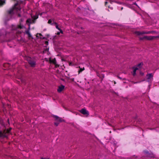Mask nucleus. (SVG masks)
Listing matches in <instances>:
<instances>
[{"label":"nucleus","mask_w":159,"mask_h":159,"mask_svg":"<svg viewBox=\"0 0 159 159\" xmlns=\"http://www.w3.org/2000/svg\"><path fill=\"white\" fill-rule=\"evenodd\" d=\"M138 69V68L137 67L134 68V70L133 71V75L134 76L136 75V70Z\"/></svg>","instance_id":"f8f14e48"},{"label":"nucleus","mask_w":159,"mask_h":159,"mask_svg":"<svg viewBox=\"0 0 159 159\" xmlns=\"http://www.w3.org/2000/svg\"><path fill=\"white\" fill-rule=\"evenodd\" d=\"M71 63H70V65Z\"/></svg>","instance_id":"ea45409f"},{"label":"nucleus","mask_w":159,"mask_h":159,"mask_svg":"<svg viewBox=\"0 0 159 159\" xmlns=\"http://www.w3.org/2000/svg\"><path fill=\"white\" fill-rule=\"evenodd\" d=\"M80 112L82 114L84 115H89L88 111L84 108L82 109L80 111Z\"/></svg>","instance_id":"423d86ee"},{"label":"nucleus","mask_w":159,"mask_h":159,"mask_svg":"<svg viewBox=\"0 0 159 159\" xmlns=\"http://www.w3.org/2000/svg\"><path fill=\"white\" fill-rule=\"evenodd\" d=\"M18 1H17V3L15 4L14 6L11 8L7 11L8 14L12 16L16 12L20 11L21 8L18 4Z\"/></svg>","instance_id":"f257e3e1"},{"label":"nucleus","mask_w":159,"mask_h":159,"mask_svg":"<svg viewBox=\"0 0 159 159\" xmlns=\"http://www.w3.org/2000/svg\"><path fill=\"white\" fill-rule=\"evenodd\" d=\"M118 78H119V79H121V78H120V77H119V76H118Z\"/></svg>","instance_id":"72a5a7b5"},{"label":"nucleus","mask_w":159,"mask_h":159,"mask_svg":"<svg viewBox=\"0 0 159 159\" xmlns=\"http://www.w3.org/2000/svg\"><path fill=\"white\" fill-rule=\"evenodd\" d=\"M84 68H80V70L78 71L79 73H80L83 70H84Z\"/></svg>","instance_id":"412c9836"},{"label":"nucleus","mask_w":159,"mask_h":159,"mask_svg":"<svg viewBox=\"0 0 159 159\" xmlns=\"http://www.w3.org/2000/svg\"><path fill=\"white\" fill-rule=\"evenodd\" d=\"M104 75H102V78H104Z\"/></svg>","instance_id":"f704fd0d"},{"label":"nucleus","mask_w":159,"mask_h":159,"mask_svg":"<svg viewBox=\"0 0 159 159\" xmlns=\"http://www.w3.org/2000/svg\"><path fill=\"white\" fill-rule=\"evenodd\" d=\"M17 28L18 29H22L23 28V26H22L20 25H18L17 26Z\"/></svg>","instance_id":"6ab92c4d"},{"label":"nucleus","mask_w":159,"mask_h":159,"mask_svg":"<svg viewBox=\"0 0 159 159\" xmlns=\"http://www.w3.org/2000/svg\"><path fill=\"white\" fill-rule=\"evenodd\" d=\"M4 66H7L9 67L10 66V64L8 63H5L4 64Z\"/></svg>","instance_id":"5701e85b"},{"label":"nucleus","mask_w":159,"mask_h":159,"mask_svg":"<svg viewBox=\"0 0 159 159\" xmlns=\"http://www.w3.org/2000/svg\"><path fill=\"white\" fill-rule=\"evenodd\" d=\"M114 83L115 84H116V82L115 81H114Z\"/></svg>","instance_id":"c9c22d12"},{"label":"nucleus","mask_w":159,"mask_h":159,"mask_svg":"<svg viewBox=\"0 0 159 159\" xmlns=\"http://www.w3.org/2000/svg\"><path fill=\"white\" fill-rule=\"evenodd\" d=\"M35 20H34V19L32 20V23H34L35 22Z\"/></svg>","instance_id":"cd10ccee"},{"label":"nucleus","mask_w":159,"mask_h":159,"mask_svg":"<svg viewBox=\"0 0 159 159\" xmlns=\"http://www.w3.org/2000/svg\"><path fill=\"white\" fill-rule=\"evenodd\" d=\"M153 74L149 73L146 75L147 79L148 81L150 82H151L153 80Z\"/></svg>","instance_id":"39448f33"},{"label":"nucleus","mask_w":159,"mask_h":159,"mask_svg":"<svg viewBox=\"0 0 159 159\" xmlns=\"http://www.w3.org/2000/svg\"><path fill=\"white\" fill-rule=\"evenodd\" d=\"M143 65V63H140L137 66L139 67V68H140L141 67V66Z\"/></svg>","instance_id":"4be33fe9"},{"label":"nucleus","mask_w":159,"mask_h":159,"mask_svg":"<svg viewBox=\"0 0 159 159\" xmlns=\"http://www.w3.org/2000/svg\"><path fill=\"white\" fill-rule=\"evenodd\" d=\"M49 61L50 63H52L54 64L56 66H57V65L56 64V60L55 58H54V59H52L51 58H50L49 59Z\"/></svg>","instance_id":"1a4fd4ad"},{"label":"nucleus","mask_w":159,"mask_h":159,"mask_svg":"<svg viewBox=\"0 0 159 159\" xmlns=\"http://www.w3.org/2000/svg\"><path fill=\"white\" fill-rule=\"evenodd\" d=\"M18 17H20L21 16V15L20 14H18Z\"/></svg>","instance_id":"c85d7f7f"},{"label":"nucleus","mask_w":159,"mask_h":159,"mask_svg":"<svg viewBox=\"0 0 159 159\" xmlns=\"http://www.w3.org/2000/svg\"><path fill=\"white\" fill-rule=\"evenodd\" d=\"M52 20L51 19H50L48 20V23L52 25H53L54 24V23H52Z\"/></svg>","instance_id":"a211bd4d"},{"label":"nucleus","mask_w":159,"mask_h":159,"mask_svg":"<svg viewBox=\"0 0 159 159\" xmlns=\"http://www.w3.org/2000/svg\"><path fill=\"white\" fill-rule=\"evenodd\" d=\"M154 32V31H143L142 32L140 31H136L135 34L137 35H140L143 34H152Z\"/></svg>","instance_id":"20e7f679"},{"label":"nucleus","mask_w":159,"mask_h":159,"mask_svg":"<svg viewBox=\"0 0 159 159\" xmlns=\"http://www.w3.org/2000/svg\"><path fill=\"white\" fill-rule=\"evenodd\" d=\"M107 3H108V2H105V6L106 7H108L109 8H110L111 9H113V7H110V6H109V5L107 6Z\"/></svg>","instance_id":"4468645a"},{"label":"nucleus","mask_w":159,"mask_h":159,"mask_svg":"<svg viewBox=\"0 0 159 159\" xmlns=\"http://www.w3.org/2000/svg\"><path fill=\"white\" fill-rule=\"evenodd\" d=\"M64 88L65 86L61 85L60 86L58 87L57 91L58 92H61L64 89Z\"/></svg>","instance_id":"9b49d317"},{"label":"nucleus","mask_w":159,"mask_h":159,"mask_svg":"<svg viewBox=\"0 0 159 159\" xmlns=\"http://www.w3.org/2000/svg\"><path fill=\"white\" fill-rule=\"evenodd\" d=\"M26 33L28 34V36L29 37H32V36L31 34H30V32L27 31L26 32Z\"/></svg>","instance_id":"dca6fc26"},{"label":"nucleus","mask_w":159,"mask_h":159,"mask_svg":"<svg viewBox=\"0 0 159 159\" xmlns=\"http://www.w3.org/2000/svg\"><path fill=\"white\" fill-rule=\"evenodd\" d=\"M26 23H30V24H32V20L30 19H28L26 21Z\"/></svg>","instance_id":"ddd939ff"},{"label":"nucleus","mask_w":159,"mask_h":159,"mask_svg":"<svg viewBox=\"0 0 159 159\" xmlns=\"http://www.w3.org/2000/svg\"><path fill=\"white\" fill-rule=\"evenodd\" d=\"M54 25H55L56 28L58 30H60V28L58 27V26L57 25V23L56 22H54Z\"/></svg>","instance_id":"f3484780"},{"label":"nucleus","mask_w":159,"mask_h":159,"mask_svg":"<svg viewBox=\"0 0 159 159\" xmlns=\"http://www.w3.org/2000/svg\"><path fill=\"white\" fill-rule=\"evenodd\" d=\"M155 38V37H154L151 36H143V38H144V39H145L148 40H151Z\"/></svg>","instance_id":"6e6552de"},{"label":"nucleus","mask_w":159,"mask_h":159,"mask_svg":"<svg viewBox=\"0 0 159 159\" xmlns=\"http://www.w3.org/2000/svg\"><path fill=\"white\" fill-rule=\"evenodd\" d=\"M32 18L34 19V20H35L37 19L38 18V15H35Z\"/></svg>","instance_id":"2eb2a0df"},{"label":"nucleus","mask_w":159,"mask_h":159,"mask_svg":"<svg viewBox=\"0 0 159 159\" xmlns=\"http://www.w3.org/2000/svg\"><path fill=\"white\" fill-rule=\"evenodd\" d=\"M144 152L147 157L151 158L154 157V155L152 153H149L147 151H144Z\"/></svg>","instance_id":"0eeeda50"},{"label":"nucleus","mask_w":159,"mask_h":159,"mask_svg":"<svg viewBox=\"0 0 159 159\" xmlns=\"http://www.w3.org/2000/svg\"><path fill=\"white\" fill-rule=\"evenodd\" d=\"M2 122V119L0 118V123H1Z\"/></svg>","instance_id":"7c9ffc66"},{"label":"nucleus","mask_w":159,"mask_h":159,"mask_svg":"<svg viewBox=\"0 0 159 159\" xmlns=\"http://www.w3.org/2000/svg\"><path fill=\"white\" fill-rule=\"evenodd\" d=\"M59 124V122H54V125H56V126H57Z\"/></svg>","instance_id":"b1692460"},{"label":"nucleus","mask_w":159,"mask_h":159,"mask_svg":"<svg viewBox=\"0 0 159 159\" xmlns=\"http://www.w3.org/2000/svg\"><path fill=\"white\" fill-rule=\"evenodd\" d=\"M26 60L31 67H35L36 62L35 59L30 57H27L26 58Z\"/></svg>","instance_id":"f03ea898"},{"label":"nucleus","mask_w":159,"mask_h":159,"mask_svg":"<svg viewBox=\"0 0 159 159\" xmlns=\"http://www.w3.org/2000/svg\"><path fill=\"white\" fill-rule=\"evenodd\" d=\"M109 2H110V3L111 4H112L113 2H114L115 3H119V2H117V1H111V0H110L109 1Z\"/></svg>","instance_id":"aec40b11"},{"label":"nucleus","mask_w":159,"mask_h":159,"mask_svg":"<svg viewBox=\"0 0 159 159\" xmlns=\"http://www.w3.org/2000/svg\"><path fill=\"white\" fill-rule=\"evenodd\" d=\"M45 39V37H44V38H43V39Z\"/></svg>","instance_id":"58836bf2"},{"label":"nucleus","mask_w":159,"mask_h":159,"mask_svg":"<svg viewBox=\"0 0 159 159\" xmlns=\"http://www.w3.org/2000/svg\"><path fill=\"white\" fill-rule=\"evenodd\" d=\"M123 9V7H121V9H120V10H122Z\"/></svg>","instance_id":"473e14b6"},{"label":"nucleus","mask_w":159,"mask_h":159,"mask_svg":"<svg viewBox=\"0 0 159 159\" xmlns=\"http://www.w3.org/2000/svg\"><path fill=\"white\" fill-rule=\"evenodd\" d=\"M139 39L140 40H143L144 39V38H143V37H140L139 38Z\"/></svg>","instance_id":"a878e982"},{"label":"nucleus","mask_w":159,"mask_h":159,"mask_svg":"<svg viewBox=\"0 0 159 159\" xmlns=\"http://www.w3.org/2000/svg\"><path fill=\"white\" fill-rule=\"evenodd\" d=\"M134 5H137V4H136V3H134Z\"/></svg>","instance_id":"4c0bfd02"},{"label":"nucleus","mask_w":159,"mask_h":159,"mask_svg":"<svg viewBox=\"0 0 159 159\" xmlns=\"http://www.w3.org/2000/svg\"><path fill=\"white\" fill-rule=\"evenodd\" d=\"M38 34H39L40 36H42V34H40V33Z\"/></svg>","instance_id":"2f4dec72"},{"label":"nucleus","mask_w":159,"mask_h":159,"mask_svg":"<svg viewBox=\"0 0 159 159\" xmlns=\"http://www.w3.org/2000/svg\"><path fill=\"white\" fill-rule=\"evenodd\" d=\"M45 44H46L47 45H48V41H45Z\"/></svg>","instance_id":"393cba45"},{"label":"nucleus","mask_w":159,"mask_h":159,"mask_svg":"<svg viewBox=\"0 0 159 159\" xmlns=\"http://www.w3.org/2000/svg\"><path fill=\"white\" fill-rule=\"evenodd\" d=\"M41 159H49V158H48V159H44V158H42Z\"/></svg>","instance_id":"e433bc0d"},{"label":"nucleus","mask_w":159,"mask_h":159,"mask_svg":"<svg viewBox=\"0 0 159 159\" xmlns=\"http://www.w3.org/2000/svg\"><path fill=\"white\" fill-rule=\"evenodd\" d=\"M54 118H55L56 120L59 122H61L63 120L61 118L57 116H54Z\"/></svg>","instance_id":"9d476101"},{"label":"nucleus","mask_w":159,"mask_h":159,"mask_svg":"<svg viewBox=\"0 0 159 159\" xmlns=\"http://www.w3.org/2000/svg\"><path fill=\"white\" fill-rule=\"evenodd\" d=\"M59 30L60 31L59 32H60V33H61L62 34L63 33V31L61 29H60V30Z\"/></svg>","instance_id":"bb28decb"},{"label":"nucleus","mask_w":159,"mask_h":159,"mask_svg":"<svg viewBox=\"0 0 159 159\" xmlns=\"http://www.w3.org/2000/svg\"><path fill=\"white\" fill-rule=\"evenodd\" d=\"M11 129H7L6 131L4 130L3 132L0 131V138L3 139L7 137V133H9L11 131Z\"/></svg>","instance_id":"7ed1b4c3"},{"label":"nucleus","mask_w":159,"mask_h":159,"mask_svg":"<svg viewBox=\"0 0 159 159\" xmlns=\"http://www.w3.org/2000/svg\"><path fill=\"white\" fill-rule=\"evenodd\" d=\"M60 32H58L57 33V34L58 35H59L60 34Z\"/></svg>","instance_id":"c756f323"},{"label":"nucleus","mask_w":159,"mask_h":159,"mask_svg":"<svg viewBox=\"0 0 159 159\" xmlns=\"http://www.w3.org/2000/svg\"><path fill=\"white\" fill-rule=\"evenodd\" d=\"M158 84H159V81L158 82Z\"/></svg>","instance_id":"a19ab883"}]
</instances>
